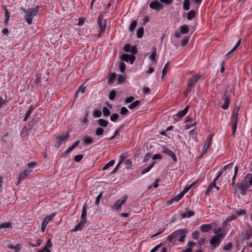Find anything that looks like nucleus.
<instances>
[{
	"label": "nucleus",
	"instance_id": "f257e3e1",
	"mask_svg": "<svg viewBox=\"0 0 252 252\" xmlns=\"http://www.w3.org/2000/svg\"><path fill=\"white\" fill-rule=\"evenodd\" d=\"M25 13L24 19L29 25L32 24L33 17L36 15L38 12L37 7L35 8H29L27 10H24Z\"/></svg>",
	"mask_w": 252,
	"mask_h": 252
},
{
	"label": "nucleus",
	"instance_id": "f03ea898",
	"mask_svg": "<svg viewBox=\"0 0 252 252\" xmlns=\"http://www.w3.org/2000/svg\"><path fill=\"white\" fill-rule=\"evenodd\" d=\"M225 237V234H218L213 236L210 240V244L214 248L218 246L221 242V240Z\"/></svg>",
	"mask_w": 252,
	"mask_h": 252
},
{
	"label": "nucleus",
	"instance_id": "7ed1b4c3",
	"mask_svg": "<svg viewBox=\"0 0 252 252\" xmlns=\"http://www.w3.org/2000/svg\"><path fill=\"white\" fill-rule=\"evenodd\" d=\"M97 24L99 27L98 36L100 37L106 28V21L103 20L101 15L98 16L97 18Z\"/></svg>",
	"mask_w": 252,
	"mask_h": 252
},
{
	"label": "nucleus",
	"instance_id": "20e7f679",
	"mask_svg": "<svg viewBox=\"0 0 252 252\" xmlns=\"http://www.w3.org/2000/svg\"><path fill=\"white\" fill-rule=\"evenodd\" d=\"M173 233H177L176 236L174 237L176 240H178L180 242L183 243L184 242V239L186 237L187 231L184 229H179Z\"/></svg>",
	"mask_w": 252,
	"mask_h": 252
},
{
	"label": "nucleus",
	"instance_id": "39448f33",
	"mask_svg": "<svg viewBox=\"0 0 252 252\" xmlns=\"http://www.w3.org/2000/svg\"><path fill=\"white\" fill-rule=\"evenodd\" d=\"M69 135L68 132L67 133H66L65 134L63 133L61 135H56V138L57 143V147H60L61 145L62 142L65 141V140L68 139L69 138Z\"/></svg>",
	"mask_w": 252,
	"mask_h": 252
},
{
	"label": "nucleus",
	"instance_id": "423d86ee",
	"mask_svg": "<svg viewBox=\"0 0 252 252\" xmlns=\"http://www.w3.org/2000/svg\"><path fill=\"white\" fill-rule=\"evenodd\" d=\"M232 165H233V163H230L225 165V166H224V167L223 168V169L222 170L219 171L218 172L217 176L214 179V180H215V181H217L218 180V179L219 178V177L223 174V173L224 171H226L227 170L230 171V172H229L228 173H230L231 174H232Z\"/></svg>",
	"mask_w": 252,
	"mask_h": 252
},
{
	"label": "nucleus",
	"instance_id": "0eeeda50",
	"mask_svg": "<svg viewBox=\"0 0 252 252\" xmlns=\"http://www.w3.org/2000/svg\"><path fill=\"white\" fill-rule=\"evenodd\" d=\"M250 185L246 182V181H242L238 185V188L241 191V194H245L248 189L249 188Z\"/></svg>",
	"mask_w": 252,
	"mask_h": 252
},
{
	"label": "nucleus",
	"instance_id": "6e6552de",
	"mask_svg": "<svg viewBox=\"0 0 252 252\" xmlns=\"http://www.w3.org/2000/svg\"><path fill=\"white\" fill-rule=\"evenodd\" d=\"M149 6L151 8L156 10L157 11H159L162 9L163 7V4L156 0L152 1L150 3Z\"/></svg>",
	"mask_w": 252,
	"mask_h": 252
},
{
	"label": "nucleus",
	"instance_id": "1a4fd4ad",
	"mask_svg": "<svg viewBox=\"0 0 252 252\" xmlns=\"http://www.w3.org/2000/svg\"><path fill=\"white\" fill-rule=\"evenodd\" d=\"M162 152L163 153L167 154L168 156L171 157L173 160L175 162H176L177 160V157L174 153H173L172 151H170L165 147H162Z\"/></svg>",
	"mask_w": 252,
	"mask_h": 252
},
{
	"label": "nucleus",
	"instance_id": "9d476101",
	"mask_svg": "<svg viewBox=\"0 0 252 252\" xmlns=\"http://www.w3.org/2000/svg\"><path fill=\"white\" fill-rule=\"evenodd\" d=\"M230 94H227V92L226 91L224 93V96H223V100H224V103L222 105V108L226 110L228 108L229 106V103L230 102Z\"/></svg>",
	"mask_w": 252,
	"mask_h": 252
},
{
	"label": "nucleus",
	"instance_id": "9b49d317",
	"mask_svg": "<svg viewBox=\"0 0 252 252\" xmlns=\"http://www.w3.org/2000/svg\"><path fill=\"white\" fill-rule=\"evenodd\" d=\"M122 59L126 62L129 61L131 64H132L135 60V57L133 55H128L124 54L121 56Z\"/></svg>",
	"mask_w": 252,
	"mask_h": 252
},
{
	"label": "nucleus",
	"instance_id": "f8f14e48",
	"mask_svg": "<svg viewBox=\"0 0 252 252\" xmlns=\"http://www.w3.org/2000/svg\"><path fill=\"white\" fill-rule=\"evenodd\" d=\"M31 172V170H26L23 172L19 173L17 177L19 183H20L21 181L24 180L29 175Z\"/></svg>",
	"mask_w": 252,
	"mask_h": 252
},
{
	"label": "nucleus",
	"instance_id": "ddd939ff",
	"mask_svg": "<svg viewBox=\"0 0 252 252\" xmlns=\"http://www.w3.org/2000/svg\"><path fill=\"white\" fill-rule=\"evenodd\" d=\"M126 199L127 197H124L122 200H118L113 206L114 208L117 210H119L122 206L126 202Z\"/></svg>",
	"mask_w": 252,
	"mask_h": 252
},
{
	"label": "nucleus",
	"instance_id": "4468645a",
	"mask_svg": "<svg viewBox=\"0 0 252 252\" xmlns=\"http://www.w3.org/2000/svg\"><path fill=\"white\" fill-rule=\"evenodd\" d=\"M200 76L196 75L193 77L191 78L188 83V87H192L196 84L198 80L200 78Z\"/></svg>",
	"mask_w": 252,
	"mask_h": 252
},
{
	"label": "nucleus",
	"instance_id": "2eb2a0df",
	"mask_svg": "<svg viewBox=\"0 0 252 252\" xmlns=\"http://www.w3.org/2000/svg\"><path fill=\"white\" fill-rule=\"evenodd\" d=\"M80 143L79 140H77L76 142H75L71 146H70L63 154V155L64 157H66L67 156V155L71 151H72L76 147H77L79 143Z\"/></svg>",
	"mask_w": 252,
	"mask_h": 252
},
{
	"label": "nucleus",
	"instance_id": "dca6fc26",
	"mask_svg": "<svg viewBox=\"0 0 252 252\" xmlns=\"http://www.w3.org/2000/svg\"><path fill=\"white\" fill-rule=\"evenodd\" d=\"M214 188H216L217 190L219 189V187L216 186V181H215V180H214L212 183L209 186L206 194H208L209 192L212 191Z\"/></svg>",
	"mask_w": 252,
	"mask_h": 252
},
{
	"label": "nucleus",
	"instance_id": "f3484780",
	"mask_svg": "<svg viewBox=\"0 0 252 252\" xmlns=\"http://www.w3.org/2000/svg\"><path fill=\"white\" fill-rule=\"evenodd\" d=\"M183 193L180 192L179 194L176 195L173 198L169 200L168 201V203L169 204H171L174 201L178 202L183 197Z\"/></svg>",
	"mask_w": 252,
	"mask_h": 252
},
{
	"label": "nucleus",
	"instance_id": "a211bd4d",
	"mask_svg": "<svg viewBox=\"0 0 252 252\" xmlns=\"http://www.w3.org/2000/svg\"><path fill=\"white\" fill-rule=\"evenodd\" d=\"M240 107L239 106H236L234 109V112L232 114V117L234 119L233 122L237 121V123H238V112L239 111Z\"/></svg>",
	"mask_w": 252,
	"mask_h": 252
},
{
	"label": "nucleus",
	"instance_id": "6ab92c4d",
	"mask_svg": "<svg viewBox=\"0 0 252 252\" xmlns=\"http://www.w3.org/2000/svg\"><path fill=\"white\" fill-rule=\"evenodd\" d=\"M200 228L202 232L205 233L212 229V226L210 224H203L200 226Z\"/></svg>",
	"mask_w": 252,
	"mask_h": 252
},
{
	"label": "nucleus",
	"instance_id": "aec40b11",
	"mask_svg": "<svg viewBox=\"0 0 252 252\" xmlns=\"http://www.w3.org/2000/svg\"><path fill=\"white\" fill-rule=\"evenodd\" d=\"M7 247L10 249H14L15 252H19L22 248L20 244H17L16 246H14L13 245L10 244L8 245Z\"/></svg>",
	"mask_w": 252,
	"mask_h": 252
},
{
	"label": "nucleus",
	"instance_id": "412c9836",
	"mask_svg": "<svg viewBox=\"0 0 252 252\" xmlns=\"http://www.w3.org/2000/svg\"><path fill=\"white\" fill-rule=\"evenodd\" d=\"M87 215V208L86 205H84L82 210V212L81 216V221L85 222Z\"/></svg>",
	"mask_w": 252,
	"mask_h": 252
},
{
	"label": "nucleus",
	"instance_id": "4be33fe9",
	"mask_svg": "<svg viewBox=\"0 0 252 252\" xmlns=\"http://www.w3.org/2000/svg\"><path fill=\"white\" fill-rule=\"evenodd\" d=\"M188 110H189V106H186L184 109L182 111H181L180 112H179L177 114V116L178 117V118H182L183 117H184L186 114L188 112Z\"/></svg>",
	"mask_w": 252,
	"mask_h": 252
},
{
	"label": "nucleus",
	"instance_id": "5701e85b",
	"mask_svg": "<svg viewBox=\"0 0 252 252\" xmlns=\"http://www.w3.org/2000/svg\"><path fill=\"white\" fill-rule=\"evenodd\" d=\"M212 137L213 135L210 134L208 136L206 142L204 145H206V147H207L208 149L211 146L212 143Z\"/></svg>",
	"mask_w": 252,
	"mask_h": 252
},
{
	"label": "nucleus",
	"instance_id": "b1692460",
	"mask_svg": "<svg viewBox=\"0 0 252 252\" xmlns=\"http://www.w3.org/2000/svg\"><path fill=\"white\" fill-rule=\"evenodd\" d=\"M194 215V213L192 211H187L186 212L182 213L181 216L183 218H189Z\"/></svg>",
	"mask_w": 252,
	"mask_h": 252
},
{
	"label": "nucleus",
	"instance_id": "393cba45",
	"mask_svg": "<svg viewBox=\"0 0 252 252\" xmlns=\"http://www.w3.org/2000/svg\"><path fill=\"white\" fill-rule=\"evenodd\" d=\"M98 124L99 126L105 127L107 126L108 122L104 119H99L98 120Z\"/></svg>",
	"mask_w": 252,
	"mask_h": 252
},
{
	"label": "nucleus",
	"instance_id": "a878e982",
	"mask_svg": "<svg viewBox=\"0 0 252 252\" xmlns=\"http://www.w3.org/2000/svg\"><path fill=\"white\" fill-rule=\"evenodd\" d=\"M11 228V223L10 222L3 223L0 224V229H10Z\"/></svg>",
	"mask_w": 252,
	"mask_h": 252
},
{
	"label": "nucleus",
	"instance_id": "bb28decb",
	"mask_svg": "<svg viewBox=\"0 0 252 252\" xmlns=\"http://www.w3.org/2000/svg\"><path fill=\"white\" fill-rule=\"evenodd\" d=\"M55 216V213H53L47 216L44 219L43 221L47 223V224Z\"/></svg>",
	"mask_w": 252,
	"mask_h": 252
},
{
	"label": "nucleus",
	"instance_id": "cd10ccee",
	"mask_svg": "<svg viewBox=\"0 0 252 252\" xmlns=\"http://www.w3.org/2000/svg\"><path fill=\"white\" fill-rule=\"evenodd\" d=\"M177 233H172L171 235H169L167 238V240L170 243H173L176 240L174 237H176L175 235H176Z\"/></svg>",
	"mask_w": 252,
	"mask_h": 252
},
{
	"label": "nucleus",
	"instance_id": "c85d7f7f",
	"mask_svg": "<svg viewBox=\"0 0 252 252\" xmlns=\"http://www.w3.org/2000/svg\"><path fill=\"white\" fill-rule=\"evenodd\" d=\"M140 103V102L139 100H136V101L133 102L132 103H131V104H130L128 106V108L130 109H134L135 107H136L137 106H138L139 105Z\"/></svg>",
	"mask_w": 252,
	"mask_h": 252
},
{
	"label": "nucleus",
	"instance_id": "c756f323",
	"mask_svg": "<svg viewBox=\"0 0 252 252\" xmlns=\"http://www.w3.org/2000/svg\"><path fill=\"white\" fill-rule=\"evenodd\" d=\"M152 54L150 57L151 61H154L157 55L156 48L155 47L152 48Z\"/></svg>",
	"mask_w": 252,
	"mask_h": 252
},
{
	"label": "nucleus",
	"instance_id": "7c9ffc66",
	"mask_svg": "<svg viewBox=\"0 0 252 252\" xmlns=\"http://www.w3.org/2000/svg\"><path fill=\"white\" fill-rule=\"evenodd\" d=\"M155 164V162L153 161V163L150 165L148 167L144 168V169H143L141 171V174H144L147 172H148L154 166Z\"/></svg>",
	"mask_w": 252,
	"mask_h": 252
},
{
	"label": "nucleus",
	"instance_id": "2f4dec72",
	"mask_svg": "<svg viewBox=\"0 0 252 252\" xmlns=\"http://www.w3.org/2000/svg\"><path fill=\"white\" fill-rule=\"evenodd\" d=\"M4 13H5V18L4 20V23L5 24H7L9 20V19L10 17V15H9V13L8 11V9L6 8V7L5 6L4 7Z\"/></svg>",
	"mask_w": 252,
	"mask_h": 252
},
{
	"label": "nucleus",
	"instance_id": "473e14b6",
	"mask_svg": "<svg viewBox=\"0 0 252 252\" xmlns=\"http://www.w3.org/2000/svg\"><path fill=\"white\" fill-rule=\"evenodd\" d=\"M195 15V12L194 10H191L189 12L187 15V18L189 20H191Z\"/></svg>",
	"mask_w": 252,
	"mask_h": 252
},
{
	"label": "nucleus",
	"instance_id": "72a5a7b5",
	"mask_svg": "<svg viewBox=\"0 0 252 252\" xmlns=\"http://www.w3.org/2000/svg\"><path fill=\"white\" fill-rule=\"evenodd\" d=\"M189 28L187 25H183L180 27V32L182 34H185L188 32Z\"/></svg>",
	"mask_w": 252,
	"mask_h": 252
},
{
	"label": "nucleus",
	"instance_id": "f704fd0d",
	"mask_svg": "<svg viewBox=\"0 0 252 252\" xmlns=\"http://www.w3.org/2000/svg\"><path fill=\"white\" fill-rule=\"evenodd\" d=\"M84 222L83 221H81L78 223L77 225L75 226L74 227V231H76L78 230H80L82 229L84 226Z\"/></svg>",
	"mask_w": 252,
	"mask_h": 252
},
{
	"label": "nucleus",
	"instance_id": "c9c22d12",
	"mask_svg": "<svg viewBox=\"0 0 252 252\" xmlns=\"http://www.w3.org/2000/svg\"><path fill=\"white\" fill-rule=\"evenodd\" d=\"M115 163L114 160H111L108 163H107L102 168L103 170L107 169L109 167L112 166Z\"/></svg>",
	"mask_w": 252,
	"mask_h": 252
},
{
	"label": "nucleus",
	"instance_id": "e433bc0d",
	"mask_svg": "<svg viewBox=\"0 0 252 252\" xmlns=\"http://www.w3.org/2000/svg\"><path fill=\"white\" fill-rule=\"evenodd\" d=\"M144 33V29L143 27H140L137 31L136 34L138 38H141L143 34Z\"/></svg>",
	"mask_w": 252,
	"mask_h": 252
},
{
	"label": "nucleus",
	"instance_id": "4c0bfd02",
	"mask_svg": "<svg viewBox=\"0 0 252 252\" xmlns=\"http://www.w3.org/2000/svg\"><path fill=\"white\" fill-rule=\"evenodd\" d=\"M183 8L186 10H189V0H184L183 3Z\"/></svg>",
	"mask_w": 252,
	"mask_h": 252
},
{
	"label": "nucleus",
	"instance_id": "58836bf2",
	"mask_svg": "<svg viewBox=\"0 0 252 252\" xmlns=\"http://www.w3.org/2000/svg\"><path fill=\"white\" fill-rule=\"evenodd\" d=\"M246 213V211L245 210L240 209V210L236 211L235 212V214L234 215H235L236 217H237L241 216V215H245Z\"/></svg>",
	"mask_w": 252,
	"mask_h": 252
},
{
	"label": "nucleus",
	"instance_id": "ea45409f",
	"mask_svg": "<svg viewBox=\"0 0 252 252\" xmlns=\"http://www.w3.org/2000/svg\"><path fill=\"white\" fill-rule=\"evenodd\" d=\"M137 25V22L134 20L132 22L129 27V30L130 32H132Z\"/></svg>",
	"mask_w": 252,
	"mask_h": 252
},
{
	"label": "nucleus",
	"instance_id": "a19ab883",
	"mask_svg": "<svg viewBox=\"0 0 252 252\" xmlns=\"http://www.w3.org/2000/svg\"><path fill=\"white\" fill-rule=\"evenodd\" d=\"M241 43V39H239V40L238 41L236 45L234 46V47L226 54V56L229 55L230 54L232 53L233 51H235L236 49L239 46V45Z\"/></svg>",
	"mask_w": 252,
	"mask_h": 252
},
{
	"label": "nucleus",
	"instance_id": "79ce46f5",
	"mask_svg": "<svg viewBox=\"0 0 252 252\" xmlns=\"http://www.w3.org/2000/svg\"><path fill=\"white\" fill-rule=\"evenodd\" d=\"M238 167L237 166H235V168H234V175H233V177L232 178V185H234L235 184V178H236V177L237 176V173H238Z\"/></svg>",
	"mask_w": 252,
	"mask_h": 252
},
{
	"label": "nucleus",
	"instance_id": "37998d69",
	"mask_svg": "<svg viewBox=\"0 0 252 252\" xmlns=\"http://www.w3.org/2000/svg\"><path fill=\"white\" fill-rule=\"evenodd\" d=\"M102 112L104 116L108 117L110 114L109 110L106 107H103Z\"/></svg>",
	"mask_w": 252,
	"mask_h": 252
},
{
	"label": "nucleus",
	"instance_id": "c03bdc74",
	"mask_svg": "<svg viewBox=\"0 0 252 252\" xmlns=\"http://www.w3.org/2000/svg\"><path fill=\"white\" fill-rule=\"evenodd\" d=\"M116 77V75L115 73H113L111 74L108 79V83L110 84H112L115 81Z\"/></svg>",
	"mask_w": 252,
	"mask_h": 252
},
{
	"label": "nucleus",
	"instance_id": "a18cd8bd",
	"mask_svg": "<svg viewBox=\"0 0 252 252\" xmlns=\"http://www.w3.org/2000/svg\"><path fill=\"white\" fill-rule=\"evenodd\" d=\"M104 132V130L102 127H98L95 130V134L97 136L101 135Z\"/></svg>",
	"mask_w": 252,
	"mask_h": 252
},
{
	"label": "nucleus",
	"instance_id": "49530a36",
	"mask_svg": "<svg viewBox=\"0 0 252 252\" xmlns=\"http://www.w3.org/2000/svg\"><path fill=\"white\" fill-rule=\"evenodd\" d=\"M101 112L100 110H94L93 111V115L94 117L99 118L101 116Z\"/></svg>",
	"mask_w": 252,
	"mask_h": 252
},
{
	"label": "nucleus",
	"instance_id": "de8ad7c7",
	"mask_svg": "<svg viewBox=\"0 0 252 252\" xmlns=\"http://www.w3.org/2000/svg\"><path fill=\"white\" fill-rule=\"evenodd\" d=\"M119 118V115L118 114L114 113L112 114L110 116V120L112 122H115Z\"/></svg>",
	"mask_w": 252,
	"mask_h": 252
},
{
	"label": "nucleus",
	"instance_id": "09e8293b",
	"mask_svg": "<svg viewBox=\"0 0 252 252\" xmlns=\"http://www.w3.org/2000/svg\"><path fill=\"white\" fill-rule=\"evenodd\" d=\"M115 96H116V92L114 90H112L110 92V94H109V98L111 100H113L115 99Z\"/></svg>",
	"mask_w": 252,
	"mask_h": 252
},
{
	"label": "nucleus",
	"instance_id": "8fccbe9b",
	"mask_svg": "<svg viewBox=\"0 0 252 252\" xmlns=\"http://www.w3.org/2000/svg\"><path fill=\"white\" fill-rule=\"evenodd\" d=\"M93 142V139L91 138V137H87L85 138L84 140V143L86 145H89L92 144Z\"/></svg>",
	"mask_w": 252,
	"mask_h": 252
},
{
	"label": "nucleus",
	"instance_id": "3c124183",
	"mask_svg": "<svg viewBox=\"0 0 252 252\" xmlns=\"http://www.w3.org/2000/svg\"><path fill=\"white\" fill-rule=\"evenodd\" d=\"M83 158V155H78L74 157V159L76 162H80Z\"/></svg>",
	"mask_w": 252,
	"mask_h": 252
},
{
	"label": "nucleus",
	"instance_id": "603ef678",
	"mask_svg": "<svg viewBox=\"0 0 252 252\" xmlns=\"http://www.w3.org/2000/svg\"><path fill=\"white\" fill-rule=\"evenodd\" d=\"M32 109H29L27 112H26V115L23 119V121L24 122H26L27 119H28L29 116L31 115V114L32 113Z\"/></svg>",
	"mask_w": 252,
	"mask_h": 252
},
{
	"label": "nucleus",
	"instance_id": "864d4df0",
	"mask_svg": "<svg viewBox=\"0 0 252 252\" xmlns=\"http://www.w3.org/2000/svg\"><path fill=\"white\" fill-rule=\"evenodd\" d=\"M128 112V110L126 107H123L121 109L120 114L123 115H126Z\"/></svg>",
	"mask_w": 252,
	"mask_h": 252
},
{
	"label": "nucleus",
	"instance_id": "5fc2aeb1",
	"mask_svg": "<svg viewBox=\"0 0 252 252\" xmlns=\"http://www.w3.org/2000/svg\"><path fill=\"white\" fill-rule=\"evenodd\" d=\"M119 68L121 72H123L125 70L126 64L123 62H121L119 64Z\"/></svg>",
	"mask_w": 252,
	"mask_h": 252
},
{
	"label": "nucleus",
	"instance_id": "6e6d98bb",
	"mask_svg": "<svg viewBox=\"0 0 252 252\" xmlns=\"http://www.w3.org/2000/svg\"><path fill=\"white\" fill-rule=\"evenodd\" d=\"M193 184L194 183H193L191 184H190L189 186L186 187L183 189V190L181 192V193H183V195H184V194L190 189L193 186Z\"/></svg>",
	"mask_w": 252,
	"mask_h": 252
},
{
	"label": "nucleus",
	"instance_id": "4d7b16f0",
	"mask_svg": "<svg viewBox=\"0 0 252 252\" xmlns=\"http://www.w3.org/2000/svg\"><path fill=\"white\" fill-rule=\"evenodd\" d=\"M189 40V38L188 37H184V38L181 41V44L182 46H185L187 44Z\"/></svg>",
	"mask_w": 252,
	"mask_h": 252
},
{
	"label": "nucleus",
	"instance_id": "13d9d810",
	"mask_svg": "<svg viewBox=\"0 0 252 252\" xmlns=\"http://www.w3.org/2000/svg\"><path fill=\"white\" fill-rule=\"evenodd\" d=\"M159 1L165 5H170L172 3L173 0H159Z\"/></svg>",
	"mask_w": 252,
	"mask_h": 252
},
{
	"label": "nucleus",
	"instance_id": "bf43d9fd",
	"mask_svg": "<svg viewBox=\"0 0 252 252\" xmlns=\"http://www.w3.org/2000/svg\"><path fill=\"white\" fill-rule=\"evenodd\" d=\"M232 248V244L230 242H229L226 244L223 247V249L225 251H229Z\"/></svg>",
	"mask_w": 252,
	"mask_h": 252
},
{
	"label": "nucleus",
	"instance_id": "052dcab7",
	"mask_svg": "<svg viewBox=\"0 0 252 252\" xmlns=\"http://www.w3.org/2000/svg\"><path fill=\"white\" fill-rule=\"evenodd\" d=\"M125 80L124 77L121 74L119 75L118 79H117V82L118 84H121Z\"/></svg>",
	"mask_w": 252,
	"mask_h": 252
},
{
	"label": "nucleus",
	"instance_id": "680f3d73",
	"mask_svg": "<svg viewBox=\"0 0 252 252\" xmlns=\"http://www.w3.org/2000/svg\"><path fill=\"white\" fill-rule=\"evenodd\" d=\"M192 237L194 239H197L199 237V233L197 231H194L192 233Z\"/></svg>",
	"mask_w": 252,
	"mask_h": 252
},
{
	"label": "nucleus",
	"instance_id": "e2e57ef3",
	"mask_svg": "<svg viewBox=\"0 0 252 252\" xmlns=\"http://www.w3.org/2000/svg\"><path fill=\"white\" fill-rule=\"evenodd\" d=\"M102 193L100 192L96 197L95 199V205H97L99 204L100 199L102 197Z\"/></svg>",
	"mask_w": 252,
	"mask_h": 252
},
{
	"label": "nucleus",
	"instance_id": "0e129e2a",
	"mask_svg": "<svg viewBox=\"0 0 252 252\" xmlns=\"http://www.w3.org/2000/svg\"><path fill=\"white\" fill-rule=\"evenodd\" d=\"M131 49V45L129 44H126L125 45L124 49L125 52H129Z\"/></svg>",
	"mask_w": 252,
	"mask_h": 252
},
{
	"label": "nucleus",
	"instance_id": "69168bd1",
	"mask_svg": "<svg viewBox=\"0 0 252 252\" xmlns=\"http://www.w3.org/2000/svg\"><path fill=\"white\" fill-rule=\"evenodd\" d=\"M150 157H151L150 154L149 153H147V154L145 155V156L144 157V158H143V162H147L149 160Z\"/></svg>",
	"mask_w": 252,
	"mask_h": 252
},
{
	"label": "nucleus",
	"instance_id": "338daca9",
	"mask_svg": "<svg viewBox=\"0 0 252 252\" xmlns=\"http://www.w3.org/2000/svg\"><path fill=\"white\" fill-rule=\"evenodd\" d=\"M237 121H235V122H233V125L232 126V134H234L235 132V131H236V127H237Z\"/></svg>",
	"mask_w": 252,
	"mask_h": 252
},
{
	"label": "nucleus",
	"instance_id": "774afa93",
	"mask_svg": "<svg viewBox=\"0 0 252 252\" xmlns=\"http://www.w3.org/2000/svg\"><path fill=\"white\" fill-rule=\"evenodd\" d=\"M134 97L129 96L126 99L125 102L126 103H130L134 100Z\"/></svg>",
	"mask_w": 252,
	"mask_h": 252
}]
</instances>
